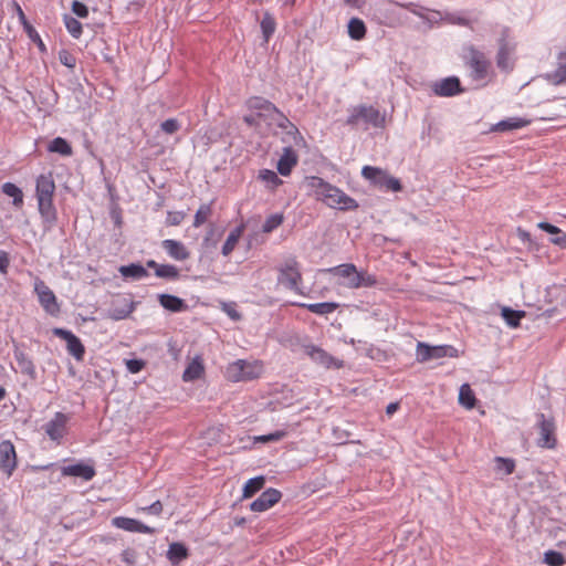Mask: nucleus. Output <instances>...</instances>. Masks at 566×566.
<instances>
[{"label":"nucleus","mask_w":566,"mask_h":566,"mask_svg":"<svg viewBox=\"0 0 566 566\" xmlns=\"http://www.w3.org/2000/svg\"><path fill=\"white\" fill-rule=\"evenodd\" d=\"M306 181L315 198L332 209L352 211L359 207L354 198L321 177L311 176L306 178Z\"/></svg>","instance_id":"f257e3e1"},{"label":"nucleus","mask_w":566,"mask_h":566,"mask_svg":"<svg viewBox=\"0 0 566 566\" xmlns=\"http://www.w3.org/2000/svg\"><path fill=\"white\" fill-rule=\"evenodd\" d=\"M318 273L333 275L337 280L336 285L349 290L373 287L378 283L374 274L367 271H358L353 263H344L333 268L322 269Z\"/></svg>","instance_id":"f03ea898"},{"label":"nucleus","mask_w":566,"mask_h":566,"mask_svg":"<svg viewBox=\"0 0 566 566\" xmlns=\"http://www.w3.org/2000/svg\"><path fill=\"white\" fill-rule=\"evenodd\" d=\"M55 182L52 172L42 174L36 178L35 196L41 217L49 224L56 221V209L53 205Z\"/></svg>","instance_id":"7ed1b4c3"},{"label":"nucleus","mask_w":566,"mask_h":566,"mask_svg":"<svg viewBox=\"0 0 566 566\" xmlns=\"http://www.w3.org/2000/svg\"><path fill=\"white\" fill-rule=\"evenodd\" d=\"M465 64L470 69V77L472 81L486 85L493 76L492 65L485 54L474 46L467 49Z\"/></svg>","instance_id":"20e7f679"},{"label":"nucleus","mask_w":566,"mask_h":566,"mask_svg":"<svg viewBox=\"0 0 566 566\" xmlns=\"http://www.w3.org/2000/svg\"><path fill=\"white\" fill-rule=\"evenodd\" d=\"M264 373L261 360L238 359L226 368V378L232 382L249 381L260 378Z\"/></svg>","instance_id":"39448f33"},{"label":"nucleus","mask_w":566,"mask_h":566,"mask_svg":"<svg viewBox=\"0 0 566 566\" xmlns=\"http://www.w3.org/2000/svg\"><path fill=\"white\" fill-rule=\"evenodd\" d=\"M277 282L284 285L286 289L296 293L301 292V284L303 282V275L301 272V264L296 256L290 255L285 258L280 265L276 268Z\"/></svg>","instance_id":"423d86ee"},{"label":"nucleus","mask_w":566,"mask_h":566,"mask_svg":"<svg viewBox=\"0 0 566 566\" xmlns=\"http://www.w3.org/2000/svg\"><path fill=\"white\" fill-rule=\"evenodd\" d=\"M361 176L374 186L387 191L398 192L402 189L399 179L390 176L386 170L378 167L364 166Z\"/></svg>","instance_id":"0eeeda50"},{"label":"nucleus","mask_w":566,"mask_h":566,"mask_svg":"<svg viewBox=\"0 0 566 566\" xmlns=\"http://www.w3.org/2000/svg\"><path fill=\"white\" fill-rule=\"evenodd\" d=\"M457 357L458 350L450 345L430 346L426 343L418 342L416 349V358L419 363H427L432 359L442 357Z\"/></svg>","instance_id":"6e6552de"},{"label":"nucleus","mask_w":566,"mask_h":566,"mask_svg":"<svg viewBox=\"0 0 566 566\" xmlns=\"http://www.w3.org/2000/svg\"><path fill=\"white\" fill-rule=\"evenodd\" d=\"M34 292L42 308L52 316H57L61 312L60 304L54 292L39 277L34 281Z\"/></svg>","instance_id":"1a4fd4ad"},{"label":"nucleus","mask_w":566,"mask_h":566,"mask_svg":"<svg viewBox=\"0 0 566 566\" xmlns=\"http://www.w3.org/2000/svg\"><path fill=\"white\" fill-rule=\"evenodd\" d=\"M539 438L537 446L544 449H554L557 444L556 426L553 418H546L544 413L537 416Z\"/></svg>","instance_id":"9d476101"},{"label":"nucleus","mask_w":566,"mask_h":566,"mask_svg":"<svg viewBox=\"0 0 566 566\" xmlns=\"http://www.w3.org/2000/svg\"><path fill=\"white\" fill-rule=\"evenodd\" d=\"M303 350L306 356H308L314 363L331 369H340L344 366L343 360L333 357L322 347H318L313 344H307L303 346Z\"/></svg>","instance_id":"9b49d317"},{"label":"nucleus","mask_w":566,"mask_h":566,"mask_svg":"<svg viewBox=\"0 0 566 566\" xmlns=\"http://www.w3.org/2000/svg\"><path fill=\"white\" fill-rule=\"evenodd\" d=\"M137 302L126 295H116L108 310V317L113 321L126 319L136 310Z\"/></svg>","instance_id":"f8f14e48"},{"label":"nucleus","mask_w":566,"mask_h":566,"mask_svg":"<svg viewBox=\"0 0 566 566\" xmlns=\"http://www.w3.org/2000/svg\"><path fill=\"white\" fill-rule=\"evenodd\" d=\"M18 464L17 452L10 440L0 442V470L9 478Z\"/></svg>","instance_id":"ddd939ff"},{"label":"nucleus","mask_w":566,"mask_h":566,"mask_svg":"<svg viewBox=\"0 0 566 566\" xmlns=\"http://www.w3.org/2000/svg\"><path fill=\"white\" fill-rule=\"evenodd\" d=\"M53 334L66 342V349L71 356L78 361L83 360L85 347L77 336L64 328H54Z\"/></svg>","instance_id":"4468645a"},{"label":"nucleus","mask_w":566,"mask_h":566,"mask_svg":"<svg viewBox=\"0 0 566 566\" xmlns=\"http://www.w3.org/2000/svg\"><path fill=\"white\" fill-rule=\"evenodd\" d=\"M432 91L437 96L450 97L461 94L464 90L461 87L459 77L449 76L432 84Z\"/></svg>","instance_id":"2eb2a0df"},{"label":"nucleus","mask_w":566,"mask_h":566,"mask_svg":"<svg viewBox=\"0 0 566 566\" xmlns=\"http://www.w3.org/2000/svg\"><path fill=\"white\" fill-rule=\"evenodd\" d=\"M112 525L132 533L154 534L156 532L155 528L142 523L140 521L125 516L114 517L112 520Z\"/></svg>","instance_id":"dca6fc26"},{"label":"nucleus","mask_w":566,"mask_h":566,"mask_svg":"<svg viewBox=\"0 0 566 566\" xmlns=\"http://www.w3.org/2000/svg\"><path fill=\"white\" fill-rule=\"evenodd\" d=\"M69 417L65 413L56 412L54 417L45 424V433L53 441H61L66 433V423Z\"/></svg>","instance_id":"f3484780"},{"label":"nucleus","mask_w":566,"mask_h":566,"mask_svg":"<svg viewBox=\"0 0 566 566\" xmlns=\"http://www.w3.org/2000/svg\"><path fill=\"white\" fill-rule=\"evenodd\" d=\"M282 497V494L276 489H268L261 493V495L254 500L250 509L253 512H264L274 506Z\"/></svg>","instance_id":"a211bd4d"},{"label":"nucleus","mask_w":566,"mask_h":566,"mask_svg":"<svg viewBox=\"0 0 566 566\" xmlns=\"http://www.w3.org/2000/svg\"><path fill=\"white\" fill-rule=\"evenodd\" d=\"M95 474V469L85 463H76L62 468V475L82 478L85 481H91Z\"/></svg>","instance_id":"6ab92c4d"},{"label":"nucleus","mask_w":566,"mask_h":566,"mask_svg":"<svg viewBox=\"0 0 566 566\" xmlns=\"http://www.w3.org/2000/svg\"><path fill=\"white\" fill-rule=\"evenodd\" d=\"M359 118H363L367 123H371L377 126L380 124V113L373 106H360L356 114H353L348 119V124H356Z\"/></svg>","instance_id":"aec40b11"},{"label":"nucleus","mask_w":566,"mask_h":566,"mask_svg":"<svg viewBox=\"0 0 566 566\" xmlns=\"http://www.w3.org/2000/svg\"><path fill=\"white\" fill-rule=\"evenodd\" d=\"M161 245L168 255L176 261H185L190 255L187 248L177 240L166 239L163 241Z\"/></svg>","instance_id":"412c9836"},{"label":"nucleus","mask_w":566,"mask_h":566,"mask_svg":"<svg viewBox=\"0 0 566 566\" xmlns=\"http://www.w3.org/2000/svg\"><path fill=\"white\" fill-rule=\"evenodd\" d=\"M297 165V155L291 147H286L283 149V154L281 155L277 161V171L282 176H289L293 168Z\"/></svg>","instance_id":"4be33fe9"},{"label":"nucleus","mask_w":566,"mask_h":566,"mask_svg":"<svg viewBox=\"0 0 566 566\" xmlns=\"http://www.w3.org/2000/svg\"><path fill=\"white\" fill-rule=\"evenodd\" d=\"M248 106L250 109L258 112L259 116L270 117L273 116L274 112H277V107L273 103L259 96L249 98Z\"/></svg>","instance_id":"5701e85b"},{"label":"nucleus","mask_w":566,"mask_h":566,"mask_svg":"<svg viewBox=\"0 0 566 566\" xmlns=\"http://www.w3.org/2000/svg\"><path fill=\"white\" fill-rule=\"evenodd\" d=\"M557 60L556 70L546 75L547 81L555 86L566 83V50L558 54Z\"/></svg>","instance_id":"b1692460"},{"label":"nucleus","mask_w":566,"mask_h":566,"mask_svg":"<svg viewBox=\"0 0 566 566\" xmlns=\"http://www.w3.org/2000/svg\"><path fill=\"white\" fill-rule=\"evenodd\" d=\"M205 375V365L200 356H196L186 367L182 379L184 381H193Z\"/></svg>","instance_id":"393cba45"},{"label":"nucleus","mask_w":566,"mask_h":566,"mask_svg":"<svg viewBox=\"0 0 566 566\" xmlns=\"http://www.w3.org/2000/svg\"><path fill=\"white\" fill-rule=\"evenodd\" d=\"M14 358L21 374L34 380L36 378V369L32 359L25 353L19 350L14 352Z\"/></svg>","instance_id":"a878e982"},{"label":"nucleus","mask_w":566,"mask_h":566,"mask_svg":"<svg viewBox=\"0 0 566 566\" xmlns=\"http://www.w3.org/2000/svg\"><path fill=\"white\" fill-rule=\"evenodd\" d=\"M537 228L549 234L555 235L551 238L552 244L557 245L560 249H566V233H563V231L558 227L543 221L537 223Z\"/></svg>","instance_id":"bb28decb"},{"label":"nucleus","mask_w":566,"mask_h":566,"mask_svg":"<svg viewBox=\"0 0 566 566\" xmlns=\"http://www.w3.org/2000/svg\"><path fill=\"white\" fill-rule=\"evenodd\" d=\"M293 305L306 308L311 313L317 314V315H328L335 312L338 308V303L335 302H323V303H293Z\"/></svg>","instance_id":"cd10ccee"},{"label":"nucleus","mask_w":566,"mask_h":566,"mask_svg":"<svg viewBox=\"0 0 566 566\" xmlns=\"http://www.w3.org/2000/svg\"><path fill=\"white\" fill-rule=\"evenodd\" d=\"M513 49L509 46L507 43L503 42L500 45L499 52L496 54V65L499 69L505 72H510L513 69V59H512Z\"/></svg>","instance_id":"c85d7f7f"},{"label":"nucleus","mask_w":566,"mask_h":566,"mask_svg":"<svg viewBox=\"0 0 566 566\" xmlns=\"http://www.w3.org/2000/svg\"><path fill=\"white\" fill-rule=\"evenodd\" d=\"M158 301L164 308L175 313L186 311L188 307L182 298L170 294H160Z\"/></svg>","instance_id":"c756f323"},{"label":"nucleus","mask_w":566,"mask_h":566,"mask_svg":"<svg viewBox=\"0 0 566 566\" xmlns=\"http://www.w3.org/2000/svg\"><path fill=\"white\" fill-rule=\"evenodd\" d=\"M244 230H245V226L243 223H241L240 226L234 228L229 233L226 242L222 245V250H221V252H222V254L224 256H229L233 252V250L235 249L239 240L243 235Z\"/></svg>","instance_id":"7c9ffc66"},{"label":"nucleus","mask_w":566,"mask_h":566,"mask_svg":"<svg viewBox=\"0 0 566 566\" xmlns=\"http://www.w3.org/2000/svg\"><path fill=\"white\" fill-rule=\"evenodd\" d=\"M118 271L125 279L140 280L149 275L148 271L138 263L122 265Z\"/></svg>","instance_id":"2f4dec72"},{"label":"nucleus","mask_w":566,"mask_h":566,"mask_svg":"<svg viewBox=\"0 0 566 566\" xmlns=\"http://www.w3.org/2000/svg\"><path fill=\"white\" fill-rule=\"evenodd\" d=\"M531 124L530 119L521 118V117H511L504 120L499 122L495 125V129L499 132H506L513 129H520L528 126Z\"/></svg>","instance_id":"473e14b6"},{"label":"nucleus","mask_w":566,"mask_h":566,"mask_svg":"<svg viewBox=\"0 0 566 566\" xmlns=\"http://www.w3.org/2000/svg\"><path fill=\"white\" fill-rule=\"evenodd\" d=\"M188 557V549L181 543H172L169 545L167 558L172 565H178L181 560Z\"/></svg>","instance_id":"72a5a7b5"},{"label":"nucleus","mask_w":566,"mask_h":566,"mask_svg":"<svg viewBox=\"0 0 566 566\" xmlns=\"http://www.w3.org/2000/svg\"><path fill=\"white\" fill-rule=\"evenodd\" d=\"M258 179L272 191L283 184V180L279 178L277 174L270 169H261L259 171Z\"/></svg>","instance_id":"f704fd0d"},{"label":"nucleus","mask_w":566,"mask_h":566,"mask_svg":"<svg viewBox=\"0 0 566 566\" xmlns=\"http://www.w3.org/2000/svg\"><path fill=\"white\" fill-rule=\"evenodd\" d=\"M2 192L12 198V205L20 209L23 206V192L22 190L12 182H4L2 185Z\"/></svg>","instance_id":"c9c22d12"},{"label":"nucleus","mask_w":566,"mask_h":566,"mask_svg":"<svg viewBox=\"0 0 566 566\" xmlns=\"http://www.w3.org/2000/svg\"><path fill=\"white\" fill-rule=\"evenodd\" d=\"M48 150L50 153H56L61 156L69 157L72 156L73 149L70 143L62 137L54 138L48 146Z\"/></svg>","instance_id":"e433bc0d"},{"label":"nucleus","mask_w":566,"mask_h":566,"mask_svg":"<svg viewBox=\"0 0 566 566\" xmlns=\"http://www.w3.org/2000/svg\"><path fill=\"white\" fill-rule=\"evenodd\" d=\"M476 398L469 384H463L459 390V403L467 408L473 409L475 407Z\"/></svg>","instance_id":"4c0bfd02"},{"label":"nucleus","mask_w":566,"mask_h":566,"mask_svg":"<svg viewBox=\"0 0 566 566\" xmlns=\"http://www.w3.org/2000/svg\"><path fill=\"white\" fill-rule=\"evenodd\" d=\"M366 25L359 18H352L348 22V35L356 41H360L366 35Z\"/></svg>","instance_id":"58836bf2"},{"label":"nucleus","mask_w":566,"mask_h":566,"mask_svg":"<svg viewBox=\"0 0 566 566\" xmlns=\"http://www.w3.org/2000/svg\"><path fill=\"white\" fill-rule=\"evenodd\" d=\"M264 484H265L264 476H256V478L248 480L243 486L242 497L243 499L252 497L255 493H258L261 489H263Z\"/></svg>","instance_id":"ea45409f"},{"label":"nucleus","mask_w":566,"mask_h":566,"mask_svg":"<svg viewBox=\"0 0 566 566\" xmlns=\"http://www.w3.org/2000/svg\"><path fill=\"white\" fill-rule=\"evenodd\" d=\"M275 29H276V21H275L274 17L271 13L265 12L261 20V30H262L263 40L265 43H268L270 41L271 36L275 32Z\"/></svg>","instance_id":"a19ab883"},{"label":"nucleus","mask_w":566,"mask_h":566,"mask_svg":"<svg viewBox=\"0 0 566 566\" xmlns=\"http://www.w3.org/2000/svg\"><path fill=\"white\" fill-rule=\"evenodd\" d=\"M270 118H272L280 128L286 130L287 134L298 133L297 127L279 108Z\"/></svg>","instance_id":"79ce46f5"},{"label":"nucleus","mask_w":566,"mask_h":566,"mask_svg":"<svg viewBox=\"0 0 566 566\" xmlns=\"http://www.w3.org/2000/svg\"><path fill=\"white\" fill-rule=\"evenodd\" d=\"M501 314L506 324L513 328H517L520 326L521 319L525 316L524 311H514L510 307H503Z\"/></svg>","instance_id":"37998d69"},{"label":"nucleus","mask_w":566,"mask_h":566,"mask_svg":"<svg viewBox=\"0 0 566 566\" xmlns=\"http://www.w3.org/2000/svg\"><path fill=\"white\" fill-rule=\"evenodd\" d=\"M494 462L496 472L504 475H510L515 470V461L513 459L496 457Z\"/></svg>","instance_id":"c03bdc74"},{"label":"nucleus","mask_w":566,"mask_h":566,"mask_svg":"<svg viewBox=\"0 0 566 566\" xmlns=\"http://www.w3.org/2000/svg\"><path fill=\"white\" fill-rule=\"evenodd\" d=\"M64 24L67 30V32L74 38L80 39L83 33V25L82 23L76 20L75 18L71 15H64Z\"/></svg>","instance_id":"a18cd8bd"},{"label":"nucleus","mask_w":566,"mask_h":566,"mask_svg":"<svg viewBox=\"0 0 566 566\" xmlns=\"http://www.w3.org/2000/svg\"><path fill=\"white\" fill-rule=\"evenodd\" d=\"M284 221L283 213H273L266 218L262 226L263 233H271L275 229H277Z\"/></svg>","instance_id":"49530a36"},{"label":"nucleus","mask_w":566,"mask_h":566,"mask_svg":"<svg viewBox=\"0 0 566 566\" xmlns=\"http://www.w3.org/2000/svg\"><path fill=\"white\" fill-rule=\"evenodd\" d=\"M212 214L211 205H201L199 209L197 210L195 218H193V227L199 228L201 227Z\"/></svg>","instance_id":"de8ad7c7"},{"label":"nucleus","mask_w":566,"mask_h":566,"mask_svg":"<svg viewBox=\"0 0 566 566\" xmlns=\"http://www.w3.org/2000/svg\"><path fill=\"white\" fill-rule=\"evenodd\" d=\"M156 276L167 280H177L179 270L172 264H161L156 271Z\"/></svg>","instance_id":"09e8293b"},{"label":"nucleus","mask_w":566,"mask_h":566,"mask_svg":"<svg viewBox=\"0 0 566 566\" xmlns=\"http://www.w3.org/2000/svg\"><path fill=\"white\" fill-rule=\"evenodd\" d=\"M544 563L548 566H563L566 559L565 556L557 551H547L544 553Z\"/></svg>","instance_id":"8fccbe9b"},{"label":"nucleus","mask_w":566,"mask_h":566,"mask_svg":"<svg viewBox=\"0 0 566 566\" xmlns=\"http://www.w3.org/2000/svg\"><path fill=\"white\" fill-rule=\"evenodd\" d=\"M286 434H287V432L284 431V430H276V431H274L272 433H269V434H263V436L255 437L254 440L256 442H262V443L272 442V441H280L283 438H285Z\"/></svg>","instance_id":"3c124183"},{"label":"nucleus","mask_w":566,"mask_h":566,"mask_svg":"<svg viewBox=\"0 0 566 566\" xmlns=\"http://www.w3.org/2000/svg\"><path fill=\"white\" fill-rule=\"evenodd\" d=\"M59 60L63 65L67 66L69 69H74L76 65L75 56L66 50H62L59 53Z\"/></svg>","instance_id":"603ef678"},{"label":"nucleus","mask_w":566,"mask_h":566,"mask_svg":"<svg viewBox=\"0 0 566 566\" xmlns=\"http://www.w3.org/2000/svg\"><path fill=\"white\" fill-rule=\"evenodd\" d=\"M186 218V213L182 211H169L167 213L166 223L168 226H179Z\"/></svg>","instance_id":"864d4df0"},{"label":"nucleus","mask_w":566,"mask_h":566,"mask_svg":"<svg viewBox=\"0 0 566 566\" xmlns=\"http://www.w3.org/2000/svg\"><path fill=\"white\" fill-rule=\"evenodd\" d=\"M72 12L78 17V18H87L88 15V8L81 1H73L71 6Z\"/></svg>","instance_id":"5fc2aeb1"},{"label":"nucleus","mask_w":566,"mask_h":566,"mask_svg":"<svg viewBox=\"0 0 566 566\" xmlns=\"http://www.w3.org/2000/svg\"><path fill=\"white\" fill-rule=\"evenodd\" d=\"M125 365L129 373L137 374L144 369L145 361L142 359H127Z\"/></svg>","instance_id":"6e6d98bb"},{"label":"nucleus","mask_w":566,"mask_h":566,"mask_svg":"<svg viewBox=\"0 0 566 566\" xmlns=\"http://www.w3.org/2000/svg\"><path fill=\"white\" fill-rule=\"evenodd\" d=\"M179 128H180V125H179L178 120L175 118H169L161 123V129L166 134H174L177 130H179Z\"/></svg>","instance_id":"4d7b16f0"},{"label":"nucleus","mask_w":566,"mask_h":566,"mask_svg":"<svg viewBox=\"0 0 566 566\" xmlns=\"http://www.w3.org/2000/svg\"><path fill=\"white\" fill-rule=\"evenodd\" d=\"M223 312L233 321H240L241 314L237 311L234 303H224L222 305Z\"/></svg>","instance_id":"13d9d810"},{"label":"nucleus","mask_w":566,"mask_h":566,"mask_svg":"<svg viewBox=\"0 0 566 566\" xmlns=\"http://www.w3.org/2000/svg\"><path fill=\"white\" fill-rule=\"evenodd\" d=\"M397 6L408 10L409 12L420 17V18H423V8L417 3H413V2H408V3H396Z\"/></svg>","instance_id":"bf43d9fd"},{"label":"nucleus","mask_w":566,"mask_h":566,"mask_svg":"<svg viewBox=\"0 0 566 566\" xmlns=\"http://www.w3.org/2000/svg\"><path fill=\"white\" fill-rule=\"evenodd\" d=\"M164 506L160 501H156L149 506L142 507L140 511L153 514V515H160L163 513Z\"/></svg>","instance_id":"052dcab7"},{"label":"nucleus","mask_w":566,"mask_h":566,"mask_svg":"<svg viewBox=\"0 0 566 566\" xmlns=\"http://www.w3.org/2000/svg\"><path fill=\"white\" fill-rule=\"evenodd\" d=\"M13 8H14V11L17 12V15L19 18V21L21 22V24L23 25L24 29H31V24L29 23L22 8L20 7V4L18 2H13Z\"/></svg>","instance_id":"680f3d73"},{"label":"nucleus","mask_w":566,"mask_h":566,"mask_svg":"<svg viewBox=\"0 0 566 566\" xmlns=\"http://www.w3.org/2000/svg\"><path fill=\"white\" fill-rule=\"evenodd\" d=\"M122 559L128 565H133L136 562V552L133 548H127L122 553Z\"/></svg>","instance_id":"e2e57ef3"},{"label":"nucleus","mask_w":566,"mask_h":566,"mask_svg":"<svg viewBox=\"0 0 566 566\" xmlns=\"http://www.w3.org/2000/svg\"><path fill=\"white\" fill-rule=\"evenodd\" d=\"M9 266V258L7 252L0 251V271L6 273Z\"/></svg>","instance_id":"0e129e2a"},{"label":"nucleus","mask_w":566,"mask_h":566,"mask_svg":"<svg viewBox=\"0 0 566 566\" xmlns=\"http://www.w3.org/2000/svg\"><path fill=\"white\" fill-rule=\"evenodd\" d=\"M451 23H455V24H459V25H469V20L463 18V17H455V15H450L449 19H448Z\"/></svg>","instance_id":"69168bd1"},{"label":"nucleus","mask_w":566,"mask_h":566,"mask_svg":"<svg viewBox=\"0 0 566 566\" xmlns=\"http://www.w3.org/2000/svg\"><path fill=\"white\" fill-rule=\"evenodd\" d=\"M398 408H399V405L397 402H391L387 406L386 413L388 416H391L398 410Z\"/></svg>","instance_id":"338daca9"},{"label":"nucleus","mask_w":566,"mask_h":566,"mask_svg":"<svg viewBox=\"0 0 566 566\" xmlns=\"http://www.w3.org/2000/svg\"><path fill=\"white\" fill-rule=\"evenodd\" d=\"M24 30L28 32V34L31 39H35V38L39 39V34L36 33V31L34 30V28L32 25H31V29L29 28V29H24Z\"/></svg>","instance_id":"774afa93"}]
</instances>
